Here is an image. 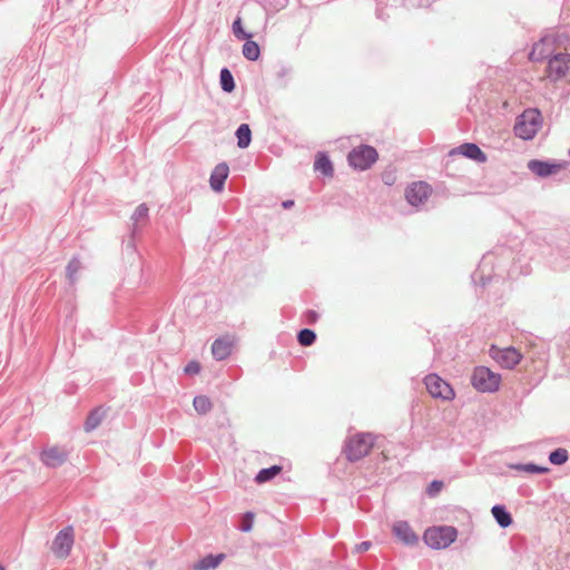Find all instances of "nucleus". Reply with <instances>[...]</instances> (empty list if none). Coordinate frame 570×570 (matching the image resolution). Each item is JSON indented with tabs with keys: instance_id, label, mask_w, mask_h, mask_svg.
<instances>
[{
	"instance_id": "f257e3e1",
	"label": "nucleus",
	"mask_w": 570,
	"mask_h": 570,
	"mask_svg": "<svg viewBox=\"0 0 570 570\" xmlns=\"http://www.w3.org/2000/svg\"><path fill=\"white\" fill-rule=\"evenodd\" d=\"M542 125V116L538 109H528L517 119L514 134L523 140L532 139Z\"/></svg>"
},
{
	"instance_id": "f03ea898",
	"label": "nucleus",
	"mask_w": 570,
	"mask_h": 570,
	"mask_svg": "<svg viewBox=\"0 0 570 570\" xmlns=\"http://www.w3.org/2000/svg\"><path fill=\"white\" fill-rule=\"evenodd\" d=\"M374 438L371 433H357L346 440L344 453L346 459L355 462L367 455L373 448Z\"/></svg>"
},
{
	"instance_id": "7ed1b4c3",
	"label": "nucleus",
	"mask_w": 570,
	"mask_h": 570,
	"mask_svg": "<svg viewBox=\"0 0 570 570\" xmlns=\"http://www.w3.org/2000/svg\"><path fill=\"white\" fill-rule=\"evenodd\" d=\"M458 537V530L451 525L434 527L425 530L423 540L432 549H445L451 546Z\"/></svg>"
},
{
	"instance_id": "20e7f679",
	"label": "nucleus",
	"mask_w": 570,
	"mask_h": 570,
	"mask_svg": "<svg viewBox=\"0 0 570 570\" xmlns=\"http://www.w3.org/2000/svg\"><path fill=\"white\" fill-rule=\"evenodd\" d=\"M501 375L487 366H476L471 375L472 386L481 393H494L499 390Z\"/></svg>"
},
{
	"instance_id": "39448f33",
	"label": "nucleus",
	"mask_w": 570,
	"mask_h": 570,
	"mask_svg": "<svg viewBox=\"0 0 570 570\" xmlns=\"http://www.w3.org/2000/svg\"><path fill=\"white\" fill-rule=\"evenodd\" d=\"M379 158L376 149L370 145H360L353 148L347 155L351 167L358 170L368 169Z\"/></svg>"
},
{
	"instance_id": "423d86ee",
	"label": "nucleus",
	"mask_w": 570,
	"mask_h": 570,
	"mask_svg": "<svg viewBox=\"0 0 570 570\" xmlns=\"http://www.w3.org/2000/svg\"><path fill=\"white\" fill-rule=\"evenodd\" d=\"M570 69V53L558 52L549 58L547 66L548 78L557 82L566 77Z\"/></svg>"
},
{
	"instance_id": "0eeeda50",
	"label": "nucleus",
	"mask_w": 570,
	"mask_h": 570,
	"mask_svg": "<svg viewBox=\"0 0 570 570\" xmlns=\"http://www.w3.org/2000/svg\"><path fill=\"white\" fill-rule=\"evenodd\" d=\"M490 356L504 368H513L522 358V354L513 346L500 348L492 345Z\"/></svg>"
},
{
	"instance_id": "6e6552de",
	"label": "nucleus",
	"mask_w": 570,
	"mask_h": 570,
	"mask_svg": "<svg viewBox=\"0 0 570 570\" xmlns=\"http://www.w3.org/2000/svg\"><path fill=\"white\" fill-rule=\"evenodd\" d=\"M426 390L433 397L451 400L454 397L452 386L436 374H429L424 379Z\"/></svg>"
},
{
	"instance_id": "1a4fd4ad",
	"label": "nucleus",
	"mask_w": 570,
	"mask_h": 570,
	"mask_svg": "<svg viewBox=\"0 0 570 570\" xmlns=\"http://www.w3.org/2000/svg\"><path fill=\"white\" fill-rule=\"evenodd\" d=\"M73 546V530L72 527H66L60 530L51 546L52 552L59 558H67L70 554Z\"/></svg>"
},
{
	"instance_id": "9d476101",
	"label": "nucleus",
	"mask_w": 570,
	"mask_h": 570,
	"mask_svg": "<svg viewBox=\"0 0 570 570\" xmlns=\"http://www.w3.org/2000/svg\"><path fill=\"white\" fill-rule=\"evenodd\" d=\"M431 187L425 181H415L412 183L405 189V198L407 203L412 206L422 205L430 196Z\"/></svg>"
},
{
	"instance_id": "9b49d317",
	"label": "nucleus",
	"mask_w": 570,
	"mask_h": 570,
	"mask_svg": "<svg viewBox=\"0 0 570 570\" xmlns=\"http://www.w3.org/2000/svg\"><path fill=\"white\" fill-rule=\"evenodd\" d=\"M69 456V451L60 446L46 448L40 453L41 462L48 468L61 466Z\"/></svg>"
},
{
	"instance_id": "f8f14e48",
	"label": "nucleus",
	"mask_w": 570,
	"mask_h": 570,
	"mask_svg": "<svg viewBox=\"0 0 570 570\" xmlns=\"http://www.w3.org/2000/svg\"><path fill=\"white\" fill-rule=\"evenodd\" d=\"M527 167L535 176L540 178H547L558 173L562 165L551 160L531 159L528 161Z\"/></svg>"
},
{
	"instance_id": "ddd939ff",
	"label": "nucleus",
	"mask_w": 570,
	"mask_h": 570,
	"mask_svg": "<svg viewBox=\"0 0 570 570\" xmlns=\"http://www.w3.org/2000/svg\"><path fill=\"white\" fill-rule=\"evenodd\" d=\"M453 155H462L468 159L474 160L476 163H485L487 155L474 142H464L456 148H453L450 151V156Z\"/></svg>"
},
{
	"instance_id": "4468645a",
	"label": "nucleus",
	"mask_w": 570,
	"mask_h": 570,
	"mask_svg": "<svg viewBox=\"0 0 570 570\" xmlns=\"http://www.w3.org/2000/svg\"><path fill=\"white\" fill-rule=\"evenodd\" d=\"M393 534L406 546H414L419 541V537L406 521L395 522L393 524Z\"/></svg>"
},
{
	"instance_id": "2eb2a0df",
	"label": "nucleus",
	"mask_w": 570,
	"mask_h": 570,
	"mask_svg": "<svg viewBox=\"0 0 570 570\" xmlns=\"http://www.w3.org/2000/svg\"><path fill=\"white\" fill-rule=\"evenodd\" d=\"M493 265V255L487 254L482 257L476 271L472 274V281L474 283L480 282L482 286H485L491 282L492 275L488 269H491Z\"/></svg>"
},
{
	"instance_id": "dca6fc26",
	"label": "nucleus",
	"mask_w": 570,
	"mask_h": 570,
	"mask_svg": "<svg viewBox=\"0 0 570 570\" xmlns=\"http://www.w3.org/2000/svg\"><path fill=\"white\" fill-rule=\"evenodd\" d=\"M228 174L229 167L226 163H219L216 165L209 177L210 188L216 193L222 191L225 187V181L228 177Z\"/></svg>"
},
{
	"instance_id": "f3484780",
	"label": "nucleus",
	"mask_w": 570,
	"mask_h": 570,
	"mask_svg": "<svg viewBox=\"0 0 570 570\" xmlns=\"http://www.w3.org/2000/svg\"><path fill=\"white\" fill-rule=\"evenodd\" d=\"M232 350L233 341L227 336L216 338L212 344V354L217 361L226 360L232 354Z\"/></svg>"
},
{
	"instance_id": "a211bd4d",
	"label": "nucleus",
	"mask_w": 570,
	"mask_h": 570,
	"mask_svg": "<svg viewBox=\"0 0 570 570\" xmlns=\"http://www.w3.org/2000/svg\"><path fill=\"white\" fill-rule=\"evenodd\" d=\"M491 513L501 528H508L512 524L513 519L511 513L502 504H495L491 509Z\"/></svg>"
},
{
	"instance_id": "6ab92c4d",
	"label": "nucleus",
	"mask_w": 570,
	"mask_h": 570,
	"mask_svg": "<svg viewBox=\"0 0 570 570\" xmlns=\"http://www.w3.org/2000/svg\"><path fill=\"white\" fill-rule=\"evenodd\" d=\"M225 554H207L194 564V570H212L219 566Z\"/></svg>"
},
{
	"instance_id": "aec40b11",
	"label": "nucleus",
	"mask_w": 570,
	"mask_h": 570,
	"mask_svg": "<svg viewBox=\"0 0 570 570\" xmlns=\"http://www.w3.org/2000/svg\"><path fill=\"white\" fill-rule=\"evenodd\" d=\"M314 169L316 171H320L324 176H333L334 168L333 164L330 159V157L325 153H317L315 161H314Z\"/></svg>"
},
{
	"instance_id": "412c9836",
	"label": "nucleus",
	"mask_w": 570,
	"mask_h": 570,
	"mask_svg": "<svg viewBox=\"0 0 570 570\" xmlns=\"http://www.w3.org/2000/svg\"><path fill=\"white\" fill-rule=\"evenodd\" d=\"M235 136L237 146L240 149L247 148L252 142V130L248 124H242L237 127Z\"/></svg>"
},
{
	"instance_id": "4be33fe9",
	"label": "nucleus",
	"mask_w": 570,
	"mask_h": 570,
	"mask_svg": "<svg viewBox=\"0 0 570 570\" xmlns=\"http://www.w3.org/2000/svg\"><path fill=\"white\" fill-rule=\"evenodd\" d=\"M104 415L105 412L100 407L94 409L85 421V431L91 432L97 429L100 425Z\"/></svg>"
},
{
	"instance_id": "5701e85b",
	"label": "nucleus",
	"mask_w": 570,
	"mask_h": 570,
	"mask_svg": "<svg viewBox=\"0 0 570 570\" xmlns=\"http://www.w3.org/2000/svg\"><path fill=\"white\" fill-rule=\"evenodd\" d=\"M243 56L249 61H256L261 57V48L254 40L246 39L243 45Z\"/></svg>"
},
{
	"instance_id": "b1692460",
	"label": "nucleus",
	"mask_w": 570,
	"mask_h": 570,
	"mask_svg": "<svg viewBox=\"0 0 570 570\" xmlns=\"http://www.w3.org/2000/svg\"><path fill=\"white\" fill-rule=\"evenodd\" d=\"M282 469L283 468L277 464L272 465L269 468H264L258 471V473L255 476V481L259 484L268 482L273 480L276 475H278L282 472Z\"/></svg>"
},
{
	"instance_id": "393cba45",
	"label": "nucleus",
	"mask_w": 570,
	"mask_h": 570,
	"mask_svg": "<svg viewBox=\"0 0 570 570\" xmlns=\"http://www.w3.org/2000/svg\"><path fill=\"white\" fill-rule=\"evenodd\" d=\"M510 468L515 471L527 472L531 474H544L549 471L547 466L538 465L535 463H515L511 464Z\"/></svg>"
},
{
	"instance_id": "a878e982",
	"label": "nucleus",
	"mask_w": 570,
	"mask_h": 570,
	"mask_svg": "<svg viewBox=\"0 0 570 570\" xmlns=\"http://www.w3.org/2000/svg\"><path fill=\"white\" fill-rule=\"evenodd\" d=\"M293 72V68L285 63H279L277 66V70L275 72V79L281 88H286L288 85V79Z\"/></svg>"
},
{
	"instance_id": "bb28decb",
	"label": "nucleus",
	"mask_w": 570,
	"mask_h": 570,
	"mask_svg": "<svg viewBox=\"0 0 570 570\" xmlns=\"http://www.w3.org/2000/svg\"><path fill=\"white\" fill-rule=\"evenodd\" d=\"M148 212H149V209L146 204H140L135 209V212L131 215V220H132L131 233H132V235L137 234V232H138V223L147 220Z\"/></svg>"
},
{
	"instance_id": "cd10ccee",
	"label": "nucleus",
	"mask_w": 570,
	"mask_h": 570,
	"mask_svg": "<svg viewBox=\"0 0 570 570\" xmlns=\"http://www.w3.org/2000/svg\"><path fill=\"white\" fill-rule=\"evenodd\" d=\"M220 88L225 92H232L235 89V80L232 71L224 67L219 73Z\"/></svg>"
},
{
	"instance_id": "c85d7f7f",
	"label": "nucleus",
	"mask_w": 570,
	"mask_h": 570,
	"mask_svg": "<svg viewBox=\"0 0 570 570\" xmlns=\"http://www.w3.org/2000/svg\"><path fill=\"white\" fill-rule=\"evenodd\" d=\"M193 405H194L195 411L202 415L207 414L213 407V404H212L209 397H207L206 395L195 396L194 401H193Z\"/></svg>"
},
{
	"instance_id": "c756f323",
	"label": "nucleus",
	"mask_w": 570,
	"mask_h": 570,
	"mask_svg": "<svg viewBox=\"0 0 570 570\" xmlns=\"http://www.w3.org/2000/svg\"><path fill=\"white\" fill-rule=\"evenodd\" d=\"M316 338H317V336H316L315 331H313L311 328H302L297 333V342L299 343V345L305 346V347L313 345L315 343Z\"/></svg>"
},
{
	"instance_id": "7c9ffc66",
	"label": "nucleus",
	"mask_w": 570,
	"mask_h": 570,
	"mask_svg": "<svg viewBox=\"0 0 570 570\" xmlns=\"http://www.w3.org/2000/svg\"><path fill=\"white\" fill-rule=\"evenodd\" d=\"M569 459L568 451L563 448H558L549 453V461L553 465H562Z\"/></svg>"
},
{
	"instance_id": "2f4dec72",
	"label": "nucleus",
	"mask_w": 570,
	"mask_h": 570,
	"mask_svg": "<svg viewBox=\"0 0 570 570\" xmlns=\"http://www.w3.org/2000/svg\"><path fill=\"white\" fill-rule=\"evenodd\" d=\"M80 268L81 262L77 257L71 258L66 267V276L69 279L70 284H73L76 282V275L80 271Z\"/></svg>"
},
{
	"instance_id": "473e14b6",
	"label": "nucleus",
	"mask_w": 570,
	"mask_h": 570,
	"mask_svg": "<svg viewBox=\"0 0 570 570\" xmlns=\"http://www.w3.org/2000/svg\"><path fill=\"white\" fill-rule=\"evenodd\" d=\"M232 30H233L234 36L238 40H246V39H250L253 37L252 33L246 32L244 30L240 17H237L234 20L233 26H232Z\"/></svg>"
},
{
	"instance_id": "72a5a7b5",
	"label": "nucleus",
	"mask_w": 570,
	"mask_h": 570,
	"mask_svg": "<svg viewBox=\"0 0 570 570\" xmlns=\"http://www.w3.org/2000/svg\"><path fill=\"white\" fill-rule=\"evenodd\" d=\"M141 276L142 268L140 266H137L136 268L132 269V277L127 276L124 278V285L128 286L129 288H134L138 286V284L140 283Z\"/></svg>"
},
{
	"instance_id": "f704fd0d",
	"label": "nucleus",
	"mask_w": 570,
	"mask_h": 570,
	"mask_svg": "<svg viewBox=\"0 0 570 570\" xmlns=\"http://www.w3.org/2000/svg\"><path fill=\"white\" fill-rule=\"evenodd\" d=\"M253 521H254V513L253 512H246L243 515L239 530L243 532H249L253 528Z\"/></svg>"
},
{
	"instance_id": "c9c22d12",
	"label": "nucleus",
	"mask_w": 570,
	"mask_h": 570,
	"mask_svg": "<svg viewBox=\"0 0 570 570\" xmlns=\"http://www.w3.org/2000/svg\"><path fill=\"white\" fill-rule=\"evenodd\" d=\"M443 488V482L440 480H433L426 488V494L429 497H435Z\"/></svg>"
},
{
	"instance_id": "e433bc0d",
	"label": "nucleus",
	"mask_w": 570,
	"mask_h": 570,
	"mask_svg": "<svg viewBox=\"0 0 570 570\" xmlns=\"http://www.w3.org/2000/svg\"><path fill=\"white\" fill-rule=\"evenodd\" d=\"M200 364L197 361H190L186 364L184 372L188 375H195L200 372Z\"/></svg>"
},
{
	"instance_id": "4c0bfd02",
	"label": "nucleus",
	"mask_w": 570,
	"mask_h": 570,
	"mask_svg": "<svg viewBox=\"0 0 570 570\" xmlns=\"http://www.w3.org/2000/svg\"><path fill=\"white\" fill-rule=\"evenodd\" d=\"M304 315H305L306 322L309 323V324H314L318 320V314L314 309H307L304 313Z\"/></svg>"
},
{
	"instance_id": "58836bf2",
	"label": "nucleus",
	"mask_w": 570,
	"mask_h": 570,
	"mask_svg": "<svg viewBox=\"0 0 570 570\" xmlns=\"http://www.w3.org/2000/svg\"><path fill=\"white\" fill-rule=\"evenodd\" d=\"M372 547V543L370 541H363L355 546V551L357 553H363L367 551Z\"/></svg>"
},
{
	"instance_id": "ea45409f",
	"label": "nucleus",
	"mask_w": 570,
	"mask_h": 570,
	"mask_svg": "<svg viewBox=\"0 0 570 570\" xmlns=\"http://www.w3.org/2000/svg\"><path fill=\"white\" fill-rule=\"evenodd\" d=\"M282 206H283L285 209L292 208V207L294 206V200H292V199L284 200V202L282 203Z\"/></svg>"
},
{
	"instance_id": "a19ab883",
	"label": "nucleus",
	"mask_w": 570,
	"mask_h": 570,
	"mask_svg": "<svg viewBox=\"0 0 570 570\" xmlns=\"http://www.w3.org/2000/svg\"><path fill=\"white\" fill-rule=\"evenodd\" d=\"M534 55H535V49H533L530 53V59L531 60H538L539 58H534Z\"/></svg>"
},
{
	"instance_id": "79ce46f5",
	"label": "nucleus",
	"mask_w": 570,
	"mask_h": 570,
	"mask_svg": "<svg viewBox=\"0 0 570 570\" xmlns=\"http://www.w3.org/2000/svg\"><path fill=\"white\" fill-rule=\"evenodd\" d=\"M0 570H6L2 564H0Z\"/></svg>"
}]
</instances>
